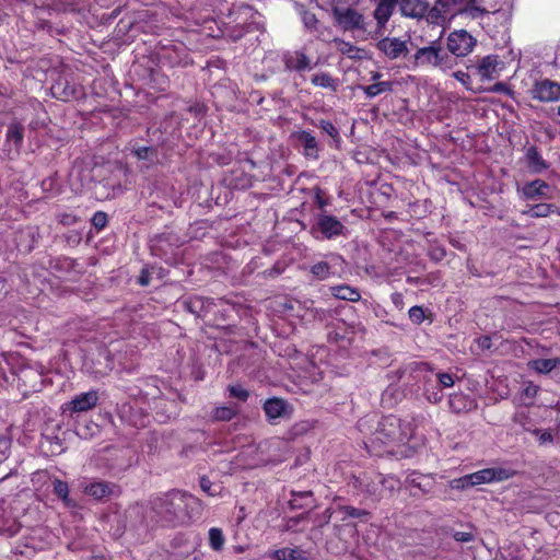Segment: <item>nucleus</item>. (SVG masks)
<instances>
[{
    "mask_svg": "<svg viewBox=\"0 0 560 560\" xmlns=\"http://www.w3.org/2000/svg\"><path fill=\"white\" fill-rule=\"evenodd\" d=\"M200 487H201V489H202L205 492H207L208 494H210V495H214V494H215V492L211 490V488H212V483L210 482V480H209V479H207V478H205V477H202V478L200 479Z\"/></svg>",
    "mask_w": 560,
    "mask_h": 560,
    "instance_id": "47",
    "label": "nucleus"
},
{
    "mask_svg": "<svg viewBox=\"0 0 560 560\" xmlns=\"http://www.w3.org/2000/svg\"><path fill=\"white\" fill-rule=\"evenodd\" d=\"M317 228L326 238H332L343 234L345 226L335 217L320 214L317 218Z\"/></svg>",
    "mask_w": 560,
    "mask_h": 560,
    "instance_id": "15",
    "label": "nucleus"
},
{
    "mask_svg": "<svg viewBox=\"0 0 560 560\" xmlns=\"http://www.w3.org/2000/svg\"><path fill=\"white\" fill-rule=\"evenodd\" d=\"M331 293L335 298H337L339 300H345V301H350V302H357L361 298V294L357 289L351 288L347 284L332 287Z\"/></svg>",
    "mask_w": 560,
    "mask_h": 560,
    "instance_id": "23",
    "label": "nucleus"
},
{
    "mask_svg": "<svg viewBox=\"0 0 560 560\" xmlns=\"http://www.w3.org/2000/svg\"><path fill=\"white\" fill-rule=\"evenodd\" d=\"M92 560H103L102 558L94 557Z\"/></svg>",
    "mask_w": 560,
    "mask_h": 560,
    "instance_id": "59",
    "label": "nucleus"
},
{
    "mask_svg": "<svg viewBox=\"0 0 560 560\" xmlns=\"http://www.w3.org/2000/svg\"><path fill=\"white\" fill-rule=\"evenodd\" d=\"M98 392L95 389L75 395L70 401L62 406L63 412L72 413L85 412L92 410L98 402Z\"/></svg>",
    "mask_w": 560,
    "mask_h": 560,
    "instance_id": "8",
    "label": "nucleus"
},
{
    "mask_svg": "<svg viewBox=\"0 0 560 560\" xmlns=\"http://www.w3.org/2000/svg\"><path fill=\"white\" fill-rule=\"evenodd\" d=\"M284 65L287 69L294 70L298 72L311 70L313 68L311 58L304 51L301 50H296L285 55Z\"/></svg>",
    "mask_w": 560,
    "mask_h": 560,
    "instance_id": "18",
    "label": "nucleus"
},
{
    "mask_svg": "<svg viewBox=\"0 0 560 560\" xmlns=\"http://www.w3.org/2000/svg\"><path fill=\"white\" fill-rule=\"evenodd\" d=\"M413 433L410 421L402 420L396 416L383 417L378 422L377 429L370 439L371 446H393L406 443Z\"/></svg>",
    "mask_w": 560,
    "mask_h": 560,
    "instance_id": "2",
    "label": "nucleus"
},
{
    "mask_svg": "<svg viewBox=\"0 0 560 560\" xmlns=\"http://www.w3.org/2000/svg\"><path fill=\"white\" fill-rule=\"evenodd\" d=\"M560 365V359H536L528 362V368L540 374H547Z\"/></svg>",
    "mask_w": 560,
    "mask_h": 560,
    "instance_id": "22",
    "label": "nucleus"
},
{
    "mask_svg": "<svg viewBox=\"0 0 560 560\" xmlns=\"http://www.w3.org/2000/svg\"><path fill=\"white\" fill-rule=\"evenodd\" d=\"M474 68L482 81H491L499 77L501 62L497 55H488L479 59Z\"/></svg>",
    "mask_w": 560,
    "mask_h": 560,
    "instance_id": "11",
    "label": "nucleus"
},
{
    "mask_svg": "<svg viewBox=\"0 0 560 560\" xmlns=\"http://www.w3.org/2000/svg\"><path fill=\"white\" fill-rule=\"evenodd\" d=\"M345 512H346L347 515H349L351 517H360L362 515L368 514L366 512L361 511V510L355 509V508H352V506H346L345 508Z\"/></svg>",
    "mask_w": 560,
    "mask_h": 560,
    "instance_id": "48",
    "label": "nucleus"
},
{
    "mask_svg": "<svg viewBox=\"0 0 560 560\" xmlns=\"http://www.w3.org/2000/svg\"><path fill=\"white\" fill-rule=\"evenodd\" d=\"M410 63L415 69H440L450 70L454 67V59L446 52L438 40H433L428 46L418 48Z\"/></svg>",
    "mask_w": 560,
    "mask_h": 560,
    "instance_id": "3",
    "label": "nucleus"
},
{
    "mask_svg": "<svg viewBox=\"0 0 560 560\" xmlns=\"http://www.w3.org/2000/svg\"><path fill=\"white\" fill-rule=\"evenodd\" d=\"M536 433L539 434V441L541 443L551 442L553 439L552 434L548 431H544V432L537 431Z\"/></svg>",
    "mask_w": 560,
    "mask_h": 560,
    "instance_id": "51",
    "label": "nucleus"
},
{
    "mask_svg": "<svg viewBox=\"0 0 560 560\" xmlns=\"http://www.w3.org/2000/svg\"><path fill=\"white\" fill-rule=\"evenodd\" d=\"M491 91L498 92V93H510V89L506 86V84H504L502 82L495 83L492 86Z\"/></svg>",
    "mask_w": 560,
    "mask_h": 560,
    "instance_id": "50",
    "label": "nucleus"
},
{
    "mask_svg": "<svg viewBox=\"0 0 560 560\" xmlns=\"http://www.w3.org/2000/svg\"><path fill=\"white\" fill-rule=\"evenodd\" d=\"M538 393V386L533 383H528L524 388V395L528 398H534Z\"/></svg>",
    "mask_w": 560,
    "mask_h": 560,
    "instance_id": "46",
    "label": "nucleus"
},
{
    "mask_svg": "<svg viewBox=\"0 0 560 560\" xmlns=\"http://www.w3.org/2000/svg\"><path fill=\"white\" fill-rule=\"evenodd\" d=\"M319 128L334 139L339 137V132H338L337 128L332 125V122H330L328 120H320Z\"/></svg>",
    "mask_w": 560,
    "mask_h": 560,
    "instance_id": "38",
    "label": "nucleus"
},
{
    "mask_svg": "<svg viewBox=\"0 0 560 560\" xmlns=\"http://www.w3.org/2000/svg\"><path fill=\"white\" fill-rule=\"evenodd\" d=\"M332 43L335 44L337 50L340 54L347 56L348 58H350V59L362 58L363 49H361L360 47H358L349 42H346L343 39H340V38H335L332 40Z\"/></svg>",
    "mask_w": 560,
    "mask_h": 560,
    "instance_id": "20",
    "label": "nucleus"
},
{
    "mask_svg": "<svg viewBox=\"0 0 560 560\" xmlns=\"http://www.w3.org/2000/svg\"><path fill=\"white\" fill-rule=\"evenodd\" d=\"M363 92L369 98H373L382 93L390 92L393 89V85L388 81H382V82H375L373 84H370L368 86H363Z\"/></svg>",
    "mask_w": 560,
    "mask_h": 560,
    "instance_id": "25",
    "label": "nucleus"
},
{
    "mask_svg": "<svg viewBox=\"0 0 560 560\" xmlns=\"http://www.w3.org/2000/svg\"><path fill=\"white\" fill-rule=\"evenodd\" d=\"M225 542L222 530L218 527H211L209 529V545L212 550L221 551Z\"/></svg>",
    "mask_w": 560,
    "mask_h": 560,
    "instance_id": "28",
    "label": "nucleus"
},
{
    "mask_svg": "<svg viewBox=\"0 0 560 560\" xmlns=\"http://www.w3.org/2000/svg\"><path fill=\"white\" fill-rule=\"evenodd\" d=\"M558 114L560 115V105H559V108H558Z\"/></svg>",
    "mask_w": 560,
    "mask_h": 560,
    "instance_id": "61",
    "label": "nucleus"
},
{
    "mask_svg": "<svg viewBox=\"0 0 560 560\" xmlns=\"http://www.w3.org/2000/svg\"><path fill=\"white\" fill-rule=\"evenodd\" d=\"M7 139L15 147H20L23 140V126L20 122H12L8 128Z\"/></svg>",
    "mask_w": 560,
    "mask_h": 560,
    "instance_id": "30",
    "label": "nucleus"
},
{
    "mask_svg": "<svg viewBox=\"0 0 560 560\" xmlns=\"http://www.w3.org/2000/svg\"><path fill=\"white\" fill-rule=\"evenodd\" d=\"M397 299H399V295L394 296V302H396Z\"/></svg>",
    "mask_w": 560,
    "mask_h": 560,
    "instance_id": "60",
    "label": "nucleus"
},
{
    "mask_svg": "<svg viewBox=\"0 0 560 560\" xmlns=\"http://www.w3.org/2000/svg\"><path fill=\"white\" fill-rule=\"evenodd\" d=\"M376 48L392 60L406 57L409 52L407 40L398 37H383L377 42Z\"/></svg>",
    "mask_w": 560,
    "mask_h": 560,
    "instance_id": "9",
    "label": "nucleus"
},
{
    "mask_svg": "<svg viewBox=\"0 0 560 560\" xmlns=\"http://www.w3.org/2000/svg\"><path fill=\"white\" fill-rule=\"evenodd\" d=\"M555 212V206L550 203H538L530 207L523 213L530 218H546Z\"/></svg>",
    "mask_w": 560,
    "mask_h": 560,
    "instance_id": "26",
    "label": "nucleus"
},
{
    "mask_svg": "<svg viewBox=\"0 0 560 560\" xmlns=\"http://www.w3.org/2000/svg\"><path fill=\"white\" fill-rule=\"evenodd\" d=\"M527 165L533 173H541L548 168V164L542 159L537 148L530 147L526 151Z\"/></svg>",
    "mask_w": 560,
    "mask_h": 560,
    "instance_id": "19",
    "label": "nucleus"
},
{
    "mask_svg": "<svg viewBox=\"0 0 560 560\" xmlns=\"http://www.w3.org/2000/svg\"><path fill=\"white\" fill-rule=\"evenodd\" d=\"M419 368L421 371H427L429 369V365L427 363H419Z\"/></svg>",
    "mask_w": 560,
    "mask_h": 560,
    "instance_id": "56",
    "label": "nucleus"
},
{
    "mask_svg": "<svg viewBox=\"0 0 560 560\" xmlns=\"http://www.w3.org/2000/svg\"><path fill=\"white\" fill-rule=\"evenodd\" d=\"M153 510L166 522H185L201 511L200 501L186 492L173 490L152 501Z\"/></svg>",
    "mask_w": 560,
    "mask_h": 560,
    "instance_id": "1",
    "label": "nucleus"
},
{
    "mask_svg": "<svg viewBox=\"0 0 560 560\" xmlns=\"http://www.w3.org/2000/svg\"><path fill=\"white\" fill-rule=\"evenodd\" d=\"M332 18L343 32L366 33V22L362 13L353 8L334 7Z\"/></svg>",
    "mask_w": 560,
    "mask_h": 560,
    "instance_id": "4",
    "label": "nucleus"
},
{
    "mask_svg": "<svg viewBox=\"0 0 560 560\" xmlns=\"http://www.w3.org/2000/svg\"><path fill=\"white\" fill-rule=\"evenodd\" d=\"M400 14L405 18L421 20L428 11V0H398Z\"/></svg>",
    "mask_w": 560,
    "mask_h": 560,
    "instance_id": "14",
    "label": "nucleus"
},
{
    "mask_svg": "<svg viewBox=\"0 0 560 560\" xmlns=\"http://www.w3.org/2000/svg\"><path fill=\"white\" fill-rule=\"evenodd\" d=\"M287 405L279 398L268 399L264 405V410L269 419H277L284 415Z\"/></svg>",
    "mask_w": 560,
    "mask_h": 560,
    "instance_id": "21",
    "label": "nucleus"
},
{
    "mask_svg": "<svg viewBox=\"0 0 560 560\" xmlns=\"http://www.w3.org/2000/svg\"><path fill=\"white\" fill-rule=\"evenodd\" d=\"M455 538L458 541H470L472 539V536L469 533H456Z\"/></svg>",
    "mask_w": 560,
    "mask_h": 560,
    "instance_id": "52",
    "label": "nucleus"
},
{
    "mask_svg": "<svg viewBox=\"0 0 560 560\" xmlns=\"http://www.w3.org/2000/svg\"><path fill=\"white\" fill-rule=\"evenodd\" d=\"M338 255H330L329 260L318 261L311 267L312 275L318 280H325L336 273V267L342 264Z\"/></svg>",
    "mask_w": 560,
    "mask_h": 560,
    "instance_id": "16",
    "label": "nucleus"
},
{
    "mask_svg": "<svg viewBox=\"0 0 560 560\" xmlns=\"http://www.w3.org/2000/svg\"><path fill=\"white\" fill-rule=\"evenodd\" d=\"M236 415L235 407L232 406H221L217 407L213 410V419L218 421H229Z\"/></svg>",
    "mask_w": 560,
    "mask_h": 560,
    "instance_id": "31",
    "label": "nucleus"
},
{
    "mask_svg": "<svg viewBox=\"0 0 560 560\" xmlns=\"http://www.w3.org/2000/svg\"><path fill=\"white\" fill-rule=\"evenodd\" d=\"M476 341H477L478 347L481 350H489L492 346L491 338L488 336H482V337L478 338Z\"/></svg>",
    "mask_w": 560,
    "mask_h": 560,
    "instance_id": "45",
    "label": "nucleus"
},
{
    "mask_svg": "<svg viewBox=\"0 0 560 560\" xmlns=\"http://www.w3.org/2000/svg\"><path fill=\"white\" fill-rule=\"evenodd\" d=\"M450 487L455 490H465L472 487V485L470 483L469 475H466L460 478L451 480Z\"/></svg>",
    "mask_w": 560,
    "mask_h": 560,
    "instance_id": "34",
    "label": "nucleus"
},
{
    "mask_svg": "<svg viewBox=\"0 0 560 560\" xmlns=\"http://www.w3.org/2000/svg\"><path fill=\"white\" fill-rule=\"evenodd\" d=\"M303 21H304L305 25L308 27L314 26L315 23L317 22L315 15L312 13H308V12L304 13Z\"/></svg>",
    "mask_w": 560,
    "mask_h": 560,
    "instance_id": "49",
    "label": "nucleus"
},
{
    "mask_svg": "<svg viewBox=\"0 0 560 560\" xmlns=\"http://www.w3.org/2000/svg\"><path fill=\"white\" fill-rule=\"evenodd\" d=\"M497 5L485 7L480 0H469L465 5L458 9L455 14L466 19L475 20L481 27H486L491 16L499 12Z\"/></svg>",
    "mask_w": 560,
    "mask_h": 560,
    "instance_id": "5",
    "label": "nucleus"
},
{
    "mask_svg": "<svg viewBox=\"0 0 560 560\" xmlns=\"http://www.w3.org/2000/svg\"><path fill=\"white\" fill-rule=\"evenodd\" d=\"M553 213H557L558 215H560V209L555 207V212Z\"/></svg>",
    "mask_w": 560,
    "mask_h": 560,
    "instance_id": "57",
    "label": "nucleus"
},
{
    "mask_svg": "<svg viewBox=\"0 0 560 560\" xmlns=\"http://www.w3.org/2000/svg\"><path fill=\"white\" fill-rule=\"evenodd\" d=\"M436 380L443 388H450L455 383L453 375L444 372L436 373Z\"/></svg>",
    "mask_w": 560,
    "mask_h": 560,
    "instance_id": "37",
    "label": "nucleus"
},
{
    "mask_svg": "<svg viewBox=\"0 0 560 560\" xmlns=\"http://www.w3.org/2000/svg\"><path fill=\"white\" fill-rule=\"evenodd\" d=\"M139 283L141 285H148L150 283V277L148 270H142L141 276L139 277Z\"/></svg>",
    "mask_w": 560,
    "mask_h": 560,
    "instance_id": "53",
    "label": "nucleus"
},
{
    "mask_svg": "<svg viewBox=\"0 0 560 560\" xmlns=\"http://www.w3.org/2000/svg\"><path fill=\"white\" fill-rule=\"evenodd\" d=\"M381 77H382V74H381L380 72H373V73H372V80H373V81H377V80H380V79H381Z\"/></svg>",
    "mask_w": 560,
    "mask_h": 560,
    "instance_id": "55",
    "label": "nucleus"
},
{
    "mask_svg": "<svg viewBox=\"0 0 560 560\" xmlns=\"http://www.w3.org/2000/svg\"><path fill=\"white\" fill-rule=\"evenodd\" d=\"M515 471L510 468L492 467L469 474L470 483L474 486L508 480L513 477Z\"/></svg>",
    "mask_w": 560,
    "mask_h": 560,
    "instance_id": "7",
    "label": "nucleus"
},
{
    "mask_svg": "<svg viewBox=\"0 0 560 560\" xmlns=\"http://www.w3.org/2000/svg\"><path fill=\"white\" fill-rule=\"evenodd\" d=\"M304 150L305 154L308 156H314L317 150L316 139L311 133L303 135Z\"/></svg>",
    "mask_w": 560,
    "mask_h": 560,
    "instance_id": "33",
    "label": "nucleus"
},
{
    "mask_svg": "<svg viewBox=\"0 0 560 560\" xmlns=\"http://www.w3.org/2000/svg\"><path fill=\"white\" fill-rule=\"evenodd\" d=\"M316 202L319 206V208H325L327 206L326 200L320 196V191L317 190L316 192Z\"/></svg>",
    "mask_w": 560,
    "mask_h": 560,
    "instance_id": "54",
    "label": "nucleus"
},
{
    "mask_svg": "<svg viewBox=\"0 0 560 560\" xmlns=\"http://www.w3.org/2000/svg\"><path fill=\"white\" fill-rule=\"evenodd\" d=\"M3 287H4V285H3V282H2V280L0 279V291H2V290H3Z\"/></svg>",
    "mask_w": 560,
    "mask_h": 560,
    "instance_id": "58",
    "label": "nucleus"
},
{
    "mask_svg": "<svg viewBox=\"0 0 560 560\" xmlns=\"http://www.w3.org/2000/svg\"><path fill=\"white\" fill-rule=\"evenodd\" d=\"M10 444H11V442L8 438L0 436V454H1L0 460L7 456V453L10 448Z\"/></svg>",
    "mask_w": 560,
    "mask_h": 560,
    "instance_id": "44",
    "label": "nucleus"
},
{
    "mask_svg": "<svg viewBox=\"0 0 560 560\" xmlns=\"http://www.w3.org/2000/svg\"><path fill=\"white\" fill-rule=\"evenodd\" d=\"M80 487L83 489V492L96 500H101L103 498L115 494L118 490L116 485L107 483L104 481H93L90 483H85V481L80 482Z\"/></svg>",
    "mask_w": 560,
    "mask_h": 560,
    "instance_id": "13",
    "label": "nucleus"
},
{
    "mask_svg": "<svg viewBox=\"0 0 560 560\" xmlns=\"http://www.w3.org/2000/svg\"><path fill=\"white\" fill-rule=\"evenodd\" d=\"M476 38L465 30H456L447 36V49L456 57L469 55L476 46Z\"/></svg>",
    "mask_w": 560,
    "mask_h": 560,
    "instance_id": "6",
    "label": "nucleus"
},
{
    "mask_svg": "<svg viewBox=\"0 0 560 560\" xmlns=\"http://www.w3.org/2000/svg\"><path fill=\"white\" fill-rule=\"evenodd\" d=\"M448 404H450L451 409L455 412L466 411L472 407V401H469L462 394L451 395Z\"/></svg>",
    "mask_w": 560,
    "mask_h": 560,
    "instance_id": "27",
    "label": "nucleus"
},
{
    "mask_svg": "<svg viewBox=\"0 0 560 560\" xmlns=\"http://www.w3.org/2000/svg\"><path fill=\"white\" fill-rule=\"evenodd\" d=\"M425 395H427V398L430 402H433V404H438L442 400L443 398V395L440 390H429V389H425Z\"/></svg>",
    "mask_w": 560,
    "mask_h": 560,
    "instance_id": "42",
    "label": "nucleus"
},
{
    "mask_svg": "<svg viewBox=\"0 0 560 560\" xmlns=\"http://www.w3.org/2000/svg\"><path fill=\"white\" fill-rule=\"evenodd\" d=\"M532 96L540 102H556L560 98V84L547 79L538 81L532 89Z\"/></svg>",
    "mask_w": 560,
    "mask_h": 560,
    "instance_id": "12",
    "label": "nucleus"
},
{
    "mask_svg": "<svg viewBox=\"0 0 560 560\" xmlns=\"http://www.w3.org/2000/svg\"><path fill=\"white\" fill-rule=\"evenodd\" d=\"M550 186L541 179L526 183L521 189V194L525 199L550 198Z\"/></svg>",
    "mask_w": 560,
    "mask_h": 560,
    "instance_id": "17",
    "label": "nucleus"
},
{
    "mask_svg": "<svg viewBox=\"0 0 560 560\" xmlns=\"http://www.w3.org/2000/svg\"><path fill=\"white\" fill-rule=\"evenodd\" d=\"M273 557L277 560H303V556L298 549L281 548L276 550Z\"/></svg>",
    "mask_w": 560,
    "mask_h": 560,
    "instance_id": "32",
    "label": "nucleus"
},
{
    "mask_svg": "<svg viewBox=\"0 0 560 560\" xmlns=\"http://www.w3.org/2000/svg\"><path fill=\"white\" fill-rule=\"evenodd\" d=\"M453 77L465 86H468L470 83V75L464 71H456L453 73Z\"/></svg>",
    "mask_w": 560,
    "mask_h": 560,
    "instance_id": "43",
    "label": "nucleus"
},
{
    "mask_svg": "<svg viewBox=\"0 0 560 560\" xmlns=\"http://www.w3.org/2000/svg\"><path fill=\"white\" fill-rule=\"evenodd\" d=\"M52 485H54V492L56 493V495H58L67 506H71L72 501L69 498L68 483L62 480L55 479Z\"/></svg>",
    "mask_w": 560,
    "mask_h": 560,
    "instance_id": "29",
    "label": "nucleus"
},
{
    "mask_svg": "<svg viewBox=\"0 0 560 560\" xmlns=\"http://www.w3.org/2000/svg\"><path fill=\"white\" fill-rule=\"evenodd\" d=\"M398 0H376L373 18L376 22V34L382 35L387 22L394 14Z\"/></svg>",
    "mask_w": 560,
    "mask_h": 560,
    "instance_id": "10",
    "label": "nucleus"
},
{
    "mask_svg": "<svg viewBox=\"0 0 560 560\" xmlns=\"http://www.w3.org/2000/svg\"><path fill=\"white\" fill-rule=\"evenodd\" d=\"M311 82L315 86L327 89L332 92L337 91V88H338V80L332 78L327 72H320V73L313 74L311 78Z\"/></svg>",
    "mask_w": 560,
    "mask_h": 560,
    "instance_id": "24",
    "label": "nucleus"
},
{
    "mask_svg": "<svg viewBox=\"0 0 560 560\" xmlns=\"http://www.w3.org/2000/svg\"><path fill=\"white\" fill-rule=\"evenodd\" d=\"M93 225L101 230L107 224V214L105 212L98 211L92 218Z\"/></svg>",
    "mask_w": 560,
    "mask_h": 560,
    "instance_id": "39",
    "label": "nucleus"
},
{
    "mask_svg": "<svg viewBox=\"0 0 560 560\" xmlns=\"http://www.w3.org/2000/svg\"><path fill=\"white\" fill-rule=\"evenodd\" d=\"M61 88V84L58 83L52 86V91L55 94L59 95V97L63 101H69L71 97L75 96V89L74 88H65L63 91L60 93L59 90Z\"/></svg>",
    "mask_w": 560,
    "mask_h": 560,
    "instance_id": "36",
    "label": "nucleus"
},
{
    "mask_svg": "<svg viewBox=\"0 0 560 560\" xmlns=\"http://www.w3.org/2000/svg\"><path fill=\"white\" fill-rule=\"evenodd\" d=\"M132 152L135 153V155L139 159V160H147L151 156V154L153 153V149L150 148V147H139V148H135L132 150Z\"/></svg>",
    "mask_w": 560,
    "mask_h": 560,
    "instance_id": "40",
    "label": "nucleus"
},
{
    "mask_svg": "<svg viewBox=\"0 0 560 560\" xmlns=\"http://www.w3.org/2000/svg\"><path fill=\"white\" fill-rule=\"evenodd\" d=\"M229 392L231 396L241 400H246L248 397L247 390H245L242 386H230Z\"/></svg>",
    "mask_w": 560,
    "mask_h": 560,
    "instance_id": "41",
    "label": "nucleus"
},
{
    "mask_svg": "<svg viewBox=\"0 0 560 560\" xmlns=\"http://www.w3.org/2000/svg\"><path fill=\"white\" fill-rule=\"evenodd\" d=\"M409 318L415 324H421L424 320V311L421 306H412L409 312Z\"/></svg>",
    "mask_w": 560,
    "mask_h": 560,
    "instance_id": "35",
    "label": "nucleus"
}]
</instances>
